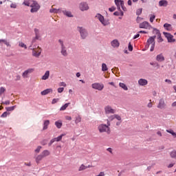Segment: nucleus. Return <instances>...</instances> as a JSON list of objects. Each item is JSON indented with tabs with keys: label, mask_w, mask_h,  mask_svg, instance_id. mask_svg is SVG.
<instances>
[{
	"label": "nucleus",
	"mask_w": 176,
	"mask_h": 176,
	"mask_svg": "<svg viewBox=\"0 0 176 176\" xmlns=\"http://www.w3.org/2000/svg\"><path fill=\"white\" fill-rule=\"evenodd\" d=\"M107 124H100L98 126V130L100 133H107V134H111V128L109 126H111V122H109V120H107Z\"/></svg>",
	"instance_id": "nucleus-1"
},
{
	"label": "nucleus",
	"mask_w": 176,
	"mask_h": 176,
	"mask_svg": "<svg viewBox=\"0 0 176 176\" xmlns=\"http://www.w3.org/2000/svg\"><path fill=\"white\" fill-rule=\"evenodd\" d=\"M58 42L60 46V54H62L63 57H68V51L64 44V41L63 39H58Z\"/></svg>",
	"instance_id": "nucleus-2"
},
{
	"label": "nucleus",
	"mask_w": 176,
	"mask_h": 176,
	"mask_svg": "<svg viewBox=\"0 0 176 176\" xmlns=\"http://www.w3.org/2000/svg\"><path fill=\"white\" fill-rule=\"evenodd\" d=\"M32 3L30 6V8H32L30 12L31 13H36V12L41 9V6L36 1L32 0Z\"/></svg>",
	"instance_id": "nucleus-3"
},
{
	"label": "nucleus",
	"mask_w": 176,
	"mask_h": 176,
	"mask_svg": "<svg viewBox=\"0 0 176 176\" xmlns=\"http://www.w3.org/2000/svg\"><path fill=\"white\" fill-rule=\"evenodd\" d=\"M77 30L80 32L81 39H86L87 38L89 33L86 29L78 26L77 27Z\"/></svg>",
	"instance_id": "nucleus-4"
},
{
	"label": "nucleus",
	"mask_w": 176,
	"mask_h": 176,
	"mask_svg": "<svg viewBox=\"0 0 176 176\" xmlns=\"http://www.w3.org/2000/svg\"><path fill=\"white\" fill-rule=\"evenodd\" d=\"M96 19H98L99 21L104 27H106V25H109V21L106 20L104 18V16H102L101 14H100V13L96 14Z\"/></svg>",
	"instance_id": "nucleus-5"
},
{
	"label": "nucleus",
	"mask_w": 176,
	"mask_h": 176,
	"mask_svg": "<svg viewBox=\"0 0 176 176\" xmlns=\"http://www.w3.org/2000/svg\"><path fill=\"white\" fill-rule=\"evenodd\" d=\"M163 34L164 35L165 38H166L169 43H173L175 42V38H174V36H173L171 34L164 32Z\"/></svg>",
	"instance_id": "nucleus-6"
},
{
	"label": "nucleus",
	"mask_w": 176,
	"mask_h": 176,
	"mask_svg": "<svg viewBox=\"0 0 176 176\" xmlns=\"http://www.w3.org/2000/svg\"><path fill=\"white\" fill-rule=\"evenodd\" d=\"M34 34H35V37H34L32 40V43H35L36 41L41 40V32L39 31L38 29L35 28L34 29Z\"/></svg>",
	"instance_id": "nucleus-7"
},
{
	"label": "nucleus",
	"mask_w": 176,
	"mask_h": 176,
	"mask_svg": "<svg viewBox=\"0 0 176 176\" xmlns=\"http://www.w3.org/2000/svg\"><path fill=\"white\" fill-rule=\"evenodd\" d=\"M116 110L112 108V107L107 105L104 107V113L106 115H109V114H113L116 113Z\"/></svg>",
	"instance_id": "nucleus-8"
},
{
	"label": "nucleus",
	"mask_w": 176,
	"mask_h": 176,
	"mask_svg": "<svg viewBox=\"0 0 176 176\" xmlns=\"http://www.w3.org/2000/svg\"><path fill=\"white\" fill-rule=\"evenodd\" d=\"M92 89H94L95 90H98L99 91H101L104 89V84H100L98 82H95L91 85Z\"/></svg>",
	"instance_id": "nucleus-9"
},
{
	"label": "nucleus",
	"mask_w": 176,
	"mask_h": 176,
	"mask_svg": "<svg viewBox=\"0 0 176 176\" xmlns=\"http://www.w3.org/2000/svg\"><path fill=\"white\" fill-rule=\"evenodd\" d=\"M151 24L148 21H144L139 24V28H143L144 30H150L151 28Z\"/></svg>",
	"instance_id": "nucleus-10"
},
{
	"label": "nucleus",
	"mask_w": 176,
	"mask_h": 176,
	"mask_svg": "<svg viewBox=\"0 0 176 176\" xmlns=\"http://www.w3.org/2000/svg\"><path fill=\"white\" fill-rule=\"evenodd\" d=\"M60 13H63L66 17H74V14L69 10H67L65 8H60Z\"/></svg>",
	"instance_id": "nucleus-11"
},
{
	"label": "nucleus",
	"mask_w": 176,
	"mask_h": 176,
	"mask_svg": "<svg viewBox=\"0 0 176 176\" xmlns=\"http://www.w3.org/2000/svg\"><path fill=\"white\" fill-rule=\"evenodd\" d=\"M166 107H167V104H166L164 99L161 98L159 101L157 108L159 109H165Z\"/></svg>",
	"instance_id": "nucleus-12"
},
{
	"label": "nucleus",
	"mask_w": 176,
	"mask_h": 176,
	"mask_svg": "<svg viewBox=\"0 0 176 176\" xmlns=\"http://www.w3.org/2000/svg\"><path fill=\"white\" fill-rule=\"evenodd\" d=\"M79 9L82 12H85V10H89V4L87 2H81L79 5Z\"/></svg>",
	"instance_id": "nucleus-13"
},
{
	"label": "nucleus",
	"mask_w": 176,
	"mask_h": 176,
	"mask_svg": "<svg viewBox=\"0 0 176 176\" xmlns=\"http://www.w3.org/2000/svg\"><path fill=\"white\" fill-rule=\"evenodd\" d=\"M155 39H156V36H151L147 40V44L146 45V47L147 49H149V46H151V45L156 43Z\"/></svg>",
	"instance_id": "nucleus-14"
},
{
	"label": "nucleus",
	"mask_w": 176,
	"mask_h": 176,
	"mask_svg": "<svg viewBox=\"0 0 176 176\" xmlns=\"http://www.w3.org/2000/svg\"><path fill=\"white\" fill-rule=\"evenodd\" d=\"M114 2L117 6L118 10H120V7L123 6V3H124L123 0H114Z\"/></svg>",
	"instance_id": "nucleus-15"
},
{
	"label": "nucleus",
	"mask_w": 176,
	"mask_h": 176,
	"mask_svg": "<svg viewBox=\"0 0 176 176\" xmlns=\"http://www.w3.org/2000/svg\"><path fill=\"white\" fill-rule=\"evenodd\" d=\"M34 71V69L30 68L28 69L27 70H25L23 74H22V76L23 78H28V74H32V72Z\"/></svg>",
	"instance_id": "nucleus-16"
},
{
	"label": "nucleus",
	"mask_w": 176,
	"mask_h": 176,
	"mask_svg": "<svg viewBox=\"0 0 176 176\" xmlns=\"http://www.w3.org/2000/svg\"><path fill=\"white\" fill-rule=\"evenodd\" d=\"M31 50H33L32 51V56L34 57H37L38 58V57H39V56H41V54L42 53V48H39V53H38L36 50H35L34 48L33 49L31 48Z\"/></svg>",
	"instance_id": "nucleus-17"
},
{
	"label": "nucleus",
	"mask_w": 176,
	"mask_h": 176,
	"mask_svg": "<svg viewBox=\"0 0 176 176\" xmlns=\"http://www.w3.org/2000/svg\"><path fill=\"white\" fill-rule=\"evenodd\" d=\"M138 85L140 86H146L148 85V80L144 78H140L138 80Z\"/></svg>",
	"instance_id": "nucleus-18"
},
{
	"label": "nucleus",
	"mask_w": 176,
	"mask_h": 176,
	"mask_svg": "<svg viewBox=\"0 0 176 176\" xmlns=\"http://www.w3.org/2000/svg\"><path fill=\"white\" fill-rule=\"evenodd\" d=\"M111 45L113 47H119L120 43H119V41H118V39H114L111 42Z\"/></svg>",
	"instance_id": "nucleus-19"
},
{
	"label": "nucleus",
	"mask_w": 176,
	"mask_h": 176,
	"mask_svg": "<svg viewBox=\"0 0 176 176\" xmlns=\"http://www.w3.org/2000/svg\"><path fill=\"white\" fill-rule=\"evenodd\" d=\"M156 60L159 63H162V62L164 61L165 58H164V56H163V54H160L157 55Z\"/></svg>",
	"instance_id": "nucleus-20"
},
{
	"label": "nucleus",
	"mask_w": 176,
	"mask_h": 176,
	"mask_svg": "<svg viewBox=\"0 0 176 176\" xmlns=\"http://www.w3.org/2000/svg\"><path fill=\"white\" fill-rule=\"evenodd\" d=\"M49 76H50V71L47 70L45 72V74L42 76V80H47L49 79Z\"/></svg>",
	"instance_id": "nucleus-21"
},
{
	"label": "nucleus",
	"mask_w": 176,
	"mask_h": 176,
	"mask_svg": "<svg viewBox=\"0 0 176 176\" xmlns=\"http://www.w3.org/2000/svg\"><path fill=\"white\" fill-rule=\"evenodd\" d=\"M53 91V89H47L44 91H42L41 94V96H46L47 94H49V93H52Z\"/></svg>",
	"instance_id": "nucleus-22"
},
{
	"label": "nucleus",
	"mask_w": 176,
	"mask_h": 176,
	"mask_svg": "<svg viewBox=\"0 0 176 176\" xmlns=\"http://www.w3.org/2000/svg\"><path fill=\"white\" fill-rule=\"evenodd\" d=\"M164 28H165L166 31H173V27H171V24L170 23H165L164 25Z\"/></svg>",
	"instance_id": "nucleus-23"
},
{
	"label": "nucleus",
	"mask_w": 176,
	"mask_h": 176,
	"mask_svg": "<svg viewBox=\"0 0 176 176\" xmlns=\"http://www.w3.org/2000/svg\"><path fill=\"white\" fill-rule=\"evenodd\" d=\"M50 124V120H47L43 122V130H47V126Z\"/></svg>",
	"instance_id": "nucleus-24"
},
{
	"label": "nucleus",
	"mask_w": 176,
	"mask_h": 176,
	"mask_svg": "<svg viewBox=\"0 0 176 176\" xmlns=\"http://www.w3.org/2000/svg\"><path fill=\"white\" fill-rule=\"evenodd\" d=\"M167 5H168V2H167V1L166 0H161L159 1V6H164V8H166Z\"/></svg>",
	"instance_id": "nucleus-25"
},
{
	"label": "nucleus",
	"mask_w": 176,
	"mask_h": 176,
	"mask_svg": "<svg viewBox=\"0 0 176 176\" xmlns=\"http://www.w3.org/2000/svg\"><path fill=\"white\" fill-rule=\"evenodd\" d=\"M41 155L43 157H47V156H50V151L49 150H44L42 153Z\"/></svg>",
	"instance_id": "nucleus-26"
},
{
	"label": "nucleus",
	"mask_w": 176,
	"mask_h": 176,
	"mask_svg": "<svg viewBox=\"0 0 176 176\" xmlns=\"http://www.w3.org/2000/svg\"><path fill=\"white\" fill-rule=\"evenodd\" d=\"M50 13H61V8H59V9L51 8L50 10Z\"/></svg>",
	"instance_id": "nucleus-27"
},
{
	"label": "nucleus",
	"mask_w": 176,
	"mask_h": 176,
	"mask_svg": "<svg viewBox=\"0 0 176 176\" xmlns=\"http://www.w3.org/2000/svg\"><path fill=\"white\" fill-rule=\"evenodd\" d=\"M43 156L42 155V154L41 153L40 155H37V157H36L35 160H36V163L37 164H39V162H41V160H42V159H43Z\"/></svg>",
	"instance_id": "nucleus-28"
},
{
	"label": "nucleus",
	"mask_w": 176,
	"mask_h": 176,
	"mask_svg": "<svg viewBox=\"0 0 176 176\" xmlns=\"http://www.w3.org/2000/svg\"><path fill=\"white\" fill-rule=\"evenodd\" d=\"M119 86L120 87H121V89H123V90H125V91H127V90H129V87H127V85H126V84L123 82H120Z\"/></svg>",
	"instance_id": "nucleus-29"
},
{
	"label": "nucleus",
	"mask_w": 176,
	"mask_h": 176,
	"mask_svg": "<svg viewBox=\"0 0 176 176\" xmlns=\"http://www.w3.org/2000/svg\"><path fill=\"white\" fill-rule=\"evenodd\" d=\"M2 43H4L6 46H10V44L8 42V40L6 39H0V45H2Z\"/></svg>",
	"instance_id": "nucleus-30"
},
{
	"label": "nucleus",
	"mask_w": 176,
	"mask_h": 176,
	"mask_svg": "<svg viewBox=\"0 0 176 176\" xmlns=\"http://www.w3.org/2000/svg\"><path fill=\"white\" fill-rule=\"evenodd\" d=\"M71 103H65L64 105H63L60 109V111H65L67 109V108H68V107H69Z\"/></svg>",
	"instance_id": "nucleus-31"
},
{
	"label": "nucleus",
	"mask_w": 176,
	"mask_h": 176,
	"mask_svg": "<svg viewBox=\"0 0 176 176\" xmlns=\"http://www.w3.org/2000/svg\"><path fill=\"white\" fill-rule=\"evenodd\" d=\"M86 169H87V166H85V164H82L78 168V171H85V170Z\"/></svg>",
	"instance_id": "nucleus-32"
},
{
	"label": "nucleus",
	"mask_w": 176,
	"mask_h": 176,
	"mask_svg": "<svg viewBox=\"0 0 176 176\" xmlns=\"http://www.w3.org/2000/svg\"><path fill=\"white\" fill-rule=\"evenodd\" d=\"M65 134H61L60 135L58 136L57 138H54V140L56 141V142H58L59 141H61L63 140V137H64Z\"/></svg>",
	"instance_id": "nucleus-33"
},
{
	"label": "nucleus",
	"mask_w": 176,
	"mask_h": 176,
	"mask_svg": "<svg viewBox=\"0 0 176 176\" xmlns=\"http://www.w3.org/2000/svg\"><path fill=\"white\" fill-rule=\"evenodd\" d=\"M23 5H25V6L31 7V5H32V1H24Z\"/></svg>",
	"instance_id": "nucleus-34"
},
{
	"label": "nucleus",
	"mask_w": 176,
	"mask_h": 176,
	"mask_svg": "<svg viewBox=\"0 0 176 176\" xmlns=\"http://www.w3.org/2000/svg\"><path fill=\"white\" fill-rule=\"evenodd\" d=\"M170 156L172 159H176V150H173L170 153Z\"/></svg>",
	"instance_id": "nucleus-35"
},
{
	"label": "nucleus",
	"mask_w": 176,
	"mask_h": 176,
	"mask_svg": "<svg viewBox=\"0 0 176 176\" xmlns=\"http://www.w3.org/2000/svg\"><path fill=\"white\" fill-rule=\"evenodd\" d=\"M102 72H105L108 71V66H107V64L105 63L102 64Z\"/></svg>",
	"instance_id": "nucleus-36"
},
{
	"label": "nucleus",
	"mask_w": 176,
	"mask_h": 176,
	"mask_svg": "<svg viewBox=\"0 0 176 176\" xmlns=\"http://www.w3.org/2000/svg\"><path fill=\"white\" fill-rule=\"evenodd\" d=\"M55 126H56L57 129H60L63 126V122L60 121H56L55 122Z\"/></svg>",
	"instance_id": "nucleus-37"
},
{
	"label": "nucleus",
	"mask_w": 176,
	"mask_h": 176,
	"mask_svg": "<svg viewBox=\"0 0 176 176\" xmlns=\"http://www.w3.org/2000/svg\"><path fill=\"white\" fill-rule=\"evenodd\" d=\"M81 120H82V118H80V116H77L76 118V120H75L76 124H78V123H80Z\"/></svg>",
	"instance_id": "nucleus-38"
},
{
	"label": "nucleus",
	"mask_w": 176,
	"mask_h": 176,
	"mask_svg": "<svg viewBox=\"0 0 176 176\" xmlns=\"http://www.w3.org/2000/svg\"><path fill=\"white\" fill-rule=\"evenodd\" d=\"M153 33L155 34V35H157V36L162 34H160V31L156 28L153 29Z\"/></svg>",
	"instance_id": "nucleus-39"
},
{
	"label": "nucleus",
	"mask_w": 176,
	"mask_h": 176,
	"mask_svg": "<svg viewBox=\"0 0 176 176\" xmlns=\"http://www.w3.org/2000/svg\"><path fill=\"white\" fill-rule=\"evenodd\" d=\"M19 46L20 47H23L24 49H27V45H25L24 43L23 42H19Z\"/></svg>",
	"instance_id": "nucleus-40"
},
{
	"label": "nucleus",
	"mask_w": 176,
	"mask_h": 176,
	"mask_svg": "<svg viewBox=\"0 0 176 176\" xmlns=\"http://www.w3.org/2000/svg\"><path fill=\"white\" fill-rule=\"evenodd\" d=\"M15 107H16V105L15 106H12V107H6V109L8 111H14V108Z\"/></svg>",
	"instance_id": "nucleus-41"
},
{
	"label": "nucleus",
	"mask_w": 176,
	"mask_h": 176,
	"mask_svg": "<svg viewBox=\"0 0 176 176\" xmlns=\"http://www.w3.org/2000/svg\"><path fill=\"white\" fill-rule=\"evenodd\" d=\"M115 119L118 120V122H122V117L118 114H115Z\"/></svg>",
	"instance_id": "nucleus-42"
},
{
	"label": "nucleus",
	"mask_w": 176,
	"mask_h": 176,
	"mask_svg": "<svg viewBox=\"0 0 176 176\" xmlns=\"http://www.w3.org/2000/svg\"><path fill=\"white\" fill-rule=\"evenodd\" d=\"M5 91H6V89H5V87H1L0 88V96H2V94H3V93H5Z\"/></svg>",
	"instance_id": "nucleus-43"
},
{
	"label": "nucleus",
	"mask_w": 176,
	"mask_h": 176,
	"mask_svg": "<svg viewBox=\"0 0 176 176\" xmlns=\"http://www.w3.org/2000/svg\"><path fill=\"white\" fill-rule=\"evenodd\" d=\"M142 13V8H139L136 11L137 16H140V14Z\"/></svg>",
	"instance_id": "nucleus-44"
},
{
	"label": "nucleus",
	"mask_w": 176,
	"mask_h": 176,
	"mask_svg": "<svg viewBox=\"0 0 176 176\" xmlns=\"http://www.w3.org/2000/svg\"><path fill=\"white\" fill-rule=\"evenodd\" d=\"M41 149H42V146H37L36 149L34 150V152L36 153H39V152H41Z\"/></svg>",
	"instance_id": "nucleus-45"
},
{
	"label": "nucleus",
	"mask_w": 176,
	"mask_h": 176,
	"mask_svg": "<svg viewBox=\"0 0 176 176\" xmlns=\"http://www.w3.org/2000/svg\"><path fill=\"white\" fill-rule=\"evenodd\" d=\"M54 142H56V139L53 138L50 140V142L48 143V146H52L53 145Z\"/></svg>",
	"instance_id": "nucleus-46"
},
{
	"label": "nucleus",
	"mask_w": 176,
	"mask_h": 176,
	"mask_svg": "<svg viewBox=\"0 0 176 176\" xmlns=\"http://www.w3.org/2000/svg\"><path fill=\"white\" fill-rule=\"evenodd\" d=\"M157 36V39H158L159 43L163 42L164 40H163V38H162V34H160V35H158Z\"/></svg>",
	"instance_id": "nucleus-47"
},
{
	"label": "nucleus",
	"mask_w": 176,
	"mask_h": 176,
	"mask_svg": "<svg viewBox=\"0 0 176 176\" xmlns=\"http://www.w3.org/2000/svg\"><path fill=\"white\" fill-rule=\"evenodd\" d=\"M156 16H155V14H151L150 16V22L151 23H153V20H155Z\"/></svg>",
	"instance_id": "nucleus-48"
},
{
	"label": "nucleus",
	"mask_w": 176,
	"mask_h": 176,
	"mask_svg": "<svg viewBox=\"0 0 176 176\" xmlns=\"http://www.w3.org/2000/svg\"><path fill=\"white\" fill-rule=\"evenodd\" d=\"M128 49H129V52H133V45H131V42L129 43Z\"/></svg>",
	"instance_id": "nucleus-49"
},
{
	"label": "nucleus",
	"mask_w": 176,
	"mask_h": 176,
	"mask_svg": "<svg viewBox=\"0 0 176 176\" xmlns=\"http://www.w3.org/2000/svg\"><path fill=\"white\" fill-rule=\"evenodd\" d=\"M60 101L59 98H54L52 101V104H56V102H58Z\"/></svg>",
	"instance_id": "nucleus-50"
},
{
	"label": "nucleus",
	"mask_w": 176,
	"mask_h": 176,
	"mask_svg": "<svg viewBox=\"0 0 176 176\" xmlns=\"http://www.w3.org/2000/svg\"><path fill=\"white\" fill-rule=\"evenodd\" d=\"M115 119V114L114 115H112V116H110L109 117V119H107V120H109H109L111 121V122H112V120H113Z\"/></svg>",
	"instance_id": "nucleus-51"
},
{
	"label": "nucleus",
	"mask_w": 176,
	"mask_h": 176,
	"mask_svg": "<svg viewBox=\"0 0 176 176\" xmlns=\"http://www.w3.org/2000/svg\"><path fill=\"white\" fill-rule=\"evenodd\" d=\"M8 115V111H5L4 113H3V114L1 116V118H7Z\"/></svg>",
	"instance_id": "nucleus-52"
},
{
	"label": "nucleus",
	"mask_w": 176,
	"mask_h": 176,
	"mask_svg": "<svg viewBox=\"0 0 176 176\" xmlns=\"http://www.w3.org/2000/svg\"><path fill=\"white\" fill-rule=\"evenodd\" d=\"M155 43L151 44L150 52H153V50H155Z\"/></svg>",
	"instance_id": "nucleus-53"
},
{
	"label": "nucleus",
	"mask_w": 176,
	"mask_h": 176,
	"mask_svg": "<svg viewBox=\"0 0 176 176\" xmlns=\"http://www.w3.org/2000/svg\"><path fill=\"white\" fill-rule=\"evenodd\" d=\"M64 91V87L58 88V93H63Z\"/></svg>",
	"instance_id": "nucleus-54"
},
{
	"label": "nucleus",
	"mask_w": 176,
	"mask_h": 176,
	"mask_svg": "<svg viewBox=\"0 0 176 176\" xmlns=\"http://www.w3.org/2000/svg\"><path fill=\"white\" fill-rule=\"evenodd\" d=\"M10 8L12 9H16V8H17V5L16 3H11Z\"/></svg>",
	"instance_id": "nucleus-55"
},
{
	"label": "nucleus",
	"mask_w": 176,
	"mask_h": 176,
	"mask_svg": "<svg viewBox=\"0 0 176 176\" xmlns=\"http://www.w3.org/2000/svg\"><path fill=\"white\" fill-rule=\"evenodd\" d=\"M143 19L142 17L138 16L136 19L137 23H140V21H142Z\"/></svg>",
	"instance_id": "nucleus-56"
},
{
	"label": "nucleus",
	"mask_w": 176,
	"mask_h": 176,
	"mask_svg": "<svg viewBox=\"0 0 176 176\" xmlns=\"http://www.w3.org/2000/svg\"><path fill=\"white\" fill-rule=\"evenodd\" d=\"M59 86H63V87H66L67 84L64 82H61L59 83Z\"/></svg>",
	"instance_id": "nucleus-57"
},
{
	"label": "nucleus",
	"mask_w": 176,
	"mask_h": 176,
	"mask_svg": "<svg viewBox=\"0 0 176 176\" xmlns=\"http://www.w3.org/2000/svg\"><path fill=\"white\" fill-rule=\"evenodd\" d=\"M109 12H115L116 10V8L115 7H111L109 8Z\"/></svg>",
	"instance_id": "nucleus-58"
},
{
	"label": "nucleus",
	"mask_w": 176,
	"mask_h": 176,
	"mask_svg": "<svg viewBox=\"0 0 176 176\" xmlns=\"http://www.w3.org/2000/svg\"><path fill=\"white\" fill-rule=\"evenodd\" d=\"M107 152H109V153H111V154H113V149H112V148H107Z\"/></svg>",
	"instance_id": "nucleus-59"
},
{
	"label": "nucleus",
	"mask_w": 176,
	"mask_h": 176,
	"mask_svg": "<svg viewBox=\"0 0 176 176\" xmlns=\"http://www.w3.org/2000/svg\"><path fill=\"white\" fill-rule=\"evenodd\" d=\"M174 132L173 129H166V133H169V134H171Z\"/></svg>",
	"instance_id": "nucleus-60"
},
{
	"label": "nucleus",
	"mask_w": 176,
	"mask_h": 176,
	"mask_svg": "<svg viewBox=\"0 0 176 176\" xmlns=\"http://www.w3.org/2000/svg\"><path fill=\"white\" fill-rule=\"evenodd\" d=\"M46 144H47V141L46 140H44L41 142V145H46Z\"/></svg>",
	"instance_id": "nucleus-61"
},
{
	"label": "nucleus",
	"mask_w": 176,
	"mask_h": 176,
	"mask_svg": "<svg viewBox=\"0 0 176 176\" xmlns=\"http://www.w3.org/2000/svg\"><path fill=\"white\" fill-rule=\"evenodd\" d=\"M96 176H105V173L104 172H100L98 175Z\"/></svg>",
	"instance_id": "nucleus-62"
},
{
	"label": "nucleus",
	"mask_w": 176,
	"mask_h": 176,
	"mask_svg": "<svg viewBox=\"0 0 176 176\" xmlns=\"http://www.w3.org/2000/svg\"><path fill=\"white\" fill-rule=\"evenodd\" d=\"M147 107L148 108H152L153 107L152 102H150L149 103H148Z\"/></svg>",
	"instance_id": "nucleus-63"
},
{
	"label": "nucleus",
	"mask_w": 176,
	"mask_h": 176,
	"mask_svg": "<svg viewBox=\"0 0 176 176\" xmlns=\"http://www.w3.org/2000/svg\"><path fill=\"white\" fill-rule=\"evenodd\" d=\"M137 38H140V33L137 34L133 36V39H137Z\"/></svg>",
	"instance_id": "nucleus-64"
}]
</instances>
